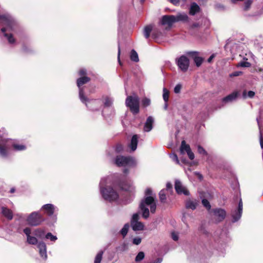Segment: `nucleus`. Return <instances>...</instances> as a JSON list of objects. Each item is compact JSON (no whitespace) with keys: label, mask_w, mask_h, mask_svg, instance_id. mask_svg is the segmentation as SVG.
<instances>
[{"label":"nucleus","mask_w":263,"mask_h":263,"mask_svg":"<svg viewBox=\"0 0 263 263\" xmlns=\"http://www.w3.org/2000/svg\"><path fill=\"white\" fill-rule=\"evenodd\" d=\"M118 185L122 190L133 192L134 186L130 181H119L117 182V178L114 176H108L101 179L100 182V191L102 197L107 201H115L119 198L118 193L111 185Z\"/></svg>","instance_id":"1"},{"label":"nucleus","mask_w":263,"mask_h":263,"mask_svg":"<svg viewBox=\"0 0 263 263\" xmlns=\"http://www.w3.org/2000/svg\"><path fill=\"white\" fill-rule=\"evenodd\" d=\"M152 191L150 189H147L145 191L146 197L141 201L140 204V209L142 211V216L147 219L149 217V212L147 206L150 208L151 212L154 213L156 209V203L153 197L151 196Z\"/></svg>","instance_id":"2"},{"label":"nucleus","mask_w":263,"mask_h":263,"mask_svg":"<svg viewBox=\"0 0 263 263\" xmlns=\"http://www.w3.org/2000/svg\"><path fill=\"white\" fill-rule=\"evenodd\" d=\"M12 145L14 149L16 151H21L26 149L24 145L18 143H14L10 139L2 138L0 140V156L6 157L8 155L9 146Z\"/></svg>","instance_id":"3"},{"label":"nucleus","mask_w":263,"mask_h":263,"mask_svg":"<svg viewBox=\"0 0 263 263\" xmlns=\"http://www.w3.org/2000/svg\"><path fill=\"white\" fill-rule=\"evenodd\" d=\"M115 164L119 167H135L136 165V161L132 157L118 156L115 160Z\"/></svg>","instance_id":"4"},{"label":"nucleus","mask_w":263,"mask_h":263,"mask_svg":"<svg viewBox=\"0 0 263 263\" xmlns=\"http://www.w3.org/2000/svg\"><path fill=\"white\" fill-rule=\"evenodd\" d=\"M44 220L42 216L36 212H34L28 215L26 221L28 224L31 226H37L40 225Z\"/></svg>","instance_id":"5"},{"label":"nucleus","mask_w":263,"mask_h":263,"mask_svg":"<svg viewBox=\"0 0 263 263\" xmlns=\"http://www.w3.org/2000/svg\"><path fill=\"white\" fill-rule=\"evenodd\" d=\"M139 214H134L130 221V225L133 230L135 231H142L144 229V224L142 222L139 221Z\"/></svg>","instance_id":"6"},{"label":"nucleus","mask_w":263,"mask_h":263,"mask_svg":"<svg viewBox=\"0 0 263 263\" xmlns=\"http://www.w3.org/2000/svg\"><path fill=\"white\" fill-rule=\"evenodd\" d=\"M176 23L175 16L171 15H165L162 17L160 21V24L166 26V28L170 29L172 27L173 24Z\"/></svg>","instance_id":"7"},{"label":"nucleus","mask_w":263,"mask_h":263,"mask_svg":"<svg viewBox=\"0 0 263 263\" xmlns=\"http://www.w3.org/2000/svg\"><path fill=\"white\" fill-rule=\"evenodd\" d=\"M0 20L7 26L6 27L2 29L3 32L5 33L9 29H12V26L14 24V21L10 16L6 15H0Z\"/></svg>","instance_id":"8"},{"label":"nucleus","mask_w":263,"mask_h":263,"mask_svg":"<svg viewBox=\"0 0 263 263\" xmlns=\"http://www.w3.org/2000/svg\"><path fill=\"white\" fill-rule=\"evenodd\" d=\"M125 104L134 114L138 113L139 111V100H126Z\"/></svg>","instance_id":"9"},{"label":"nucleus","mask_w":263,"mask_h":263,"mask_svg":"<svg viewBox=\"0 0 263 263\" xmlns=\"http://www.w3.org/2000/svg\"><path fill=\"white\" fill-rule=\"evenodd\" d=\"M177 65L183 71H186L189 66V60L184 55L181 56L177 61Z\"/></svg>","instance_id":"10"},{"label":"nucleus","mask_w":263,"mask_h":263,"mask_svg":"<svg viewBox=\"0 0 263 263\" xmlns=\"http://www.w3.org/2000/svg\"><path fill=\"white\" fill-rule=\"evenodd\" d=\"M175 189L178 194H184L185 195H188L189 194L188 190L178 180L175 181Z\"/></svg>","instance_id":"11"},{"label":"nucleus","mask_w":263,"mask_h":263,"mask_svg":"<svg viewBox=\"0 0 263 263\" xmlns=\"http://www.w3.org/2000/svg\"><path fill=\"white\" fill-rule=\"evenodd\" d=\"M242 212V202L240 200L237 210H235L232 213L233 218L232 221L235 222L238 221L241 217Z\"/></svg>","instance_id":"12"},{"label":"nucleus","mask_w":263,"mask_h":263,"mask_svg":"<svg viewBox=\"0 0 263 263\" xmlns=\"http://www.w3.org/2000/svg\"><path fill=\"white\" fill-rule=\"evenodd\" d=\"M56 208L52 204H46L42 206L41 209L44 210L45 213L48 216H51L53 215L55 210Z\"/></svg>","instance_id":"13"},{"label":"nucleus","mask_w":263,"mask_h":263,"mask_svg":"<svg viewBox=\"0 0 263 263\" xmlns=\"http://www.w3.org/2000/svg\"><path fill=\"white\" fill-rule=\"evenodd\" d=\"M37 248L39 250L41 257L44 259H46L47 255L46 244L43 242H40L37 244Z\"/></svg>","instance_id":"14"},{"label":"nucleus","mask_w":263,"mask_h":263,"mask_svg":"<svg viewBox=\"0 0 263 263\" xmlns=\"http://www.w3.org/2000/svg\"><path fill=\"white\" fill-rule=\"evenodd\" d=\"M214 214L218 221L222 220L226 217V211L221 209H217L214 211Z\"/></svg>","instance_id":"15"},{"label":"nucleus","mask_w":263,"mask_h":263,"mask_svg":"<svg viewBox=\"0 0 263 263\" xmlns=\"http://www.w3.org/2000/svg\"><path fill=\"white\" fill-rule=\"evenodd\" d=\"M194 59L197 67L200 66L203 62V59L198 56V52H191L189 53Z\"/></svg>","instance_id":"16"},{"label":"nucleus","mask_w":263,"mask_h":263,"mask_svg":"<svg viewBox=\"0 0 263 263\" xmlns=\"http://www.w3.org/2000/svg\"><path fill=\"white\" fill-rule=\"evenodd\" d=\"M154 121V120L152 117L150 116L147 118L144 127V130L145 132H148L152 130Z\"/></svg>","instance_id":"17"},{"label":"nucleus","mask_w":263,"mask_h":263,"mask_svg":"<svg viewBox=\"0 0 263 263\" xmlns=\"http://www.w3.org/2000/svg\"><path fill=\"white\" fill-rule=\"evenodd\" d=\"M198 205V201L196 200H187L185 202V206L187 209H191L192 210L196 209Z\"/></svg>","instance_id":"18"},{"label":"nucleus","mask_w":263,"mask_h":263,"mask_svg":"<svg viewBox=\"0 0 263 263\" xmlns=\"http://www.w3.org/2000/svg\"><path fill=\"white\" fill-rule=\"evenodd\" d=\"M2 213L8 219L11 220L13 218V213L12 211L7 208L3 206L2 208Z\"/></svg>","instance_id":"19"},{"label":"nucleus","mask_w":263,"mask_h":263,"mask_svg":"<svg viewBox=\"0 0 263 263\" xmlns=\"http://www.w3.org/2000/svg\"><path fill=\"white\" fill-rule=\"evenodd\" d=\"M200 8L196 3H192L191 4L189 13L192 15H194L196 13L199 12Z\"/></svg>","instance_id":"20"},{"label":"nucleus","mask_w":263,"mask_h":263,"mask_svg":"<svg viewBox=\"0 0 263 263\" xmlns=\"http://www.w3.org/2000/svg\"><path fill=\"white\" fill-rule=\"evenodd\" d=\"M138 136L137 135H134L131 139L129 147L132 151H135L137 146Z\"/></svg>","instance_id":"21"},{"label":"nucleus","mask_w":263,"mask_h":263,"mask_svg":"<svg viewBox=\"0 0 263 263\" xmlns=\"http://www.w3.org/2000/svg\"><path fill=\"white\" fill-rule=\"evenodd\" d=\"M176 22L179 21H188V16L186 14L183 13H179L176 16H175Z\"/></svg>","instance_id":"22"},{"label":"nucleus","mask_w":263,"mask_h":263,"mask_svg":"<svg viewBox=\"0 0 263 263\" xmlns=\"http://www.w3.org/2000/svg\"><path fill=\"white\" fill-rule=\"evenodd\" d=\"M90 78L87 77H82L77 80V85L80 88L83 84L88 82Z\"/></svg>","instance_id":"23"},{"label":"nucleus","mask_w":263,"mask_h":263,"mask_svg":"<svg viewBox=\"0 0 263 263\" xmlns=\"http://www.w3.org/2000/svg\"><path fill=\"white\" fill-rule=\"evenodd\" d=\"M191 149L190 146L186 144L185 141H182L180 147V153L183 154L185 152L187 153V151Z\"/></svg>","instance_id":"24"},{"label":"nucleus","mask_w":263,"mask_h":263,"mask_svg":"<svg viewBox=\"0 0 263 263\" xmlns=\"http://www.w3.org/2000/svg\"><path fill=\"white\" fill-rule=\"evenodd\" d=\"M129 228V224L128 223H126L124 225L123 227L121 230L120 232L123 237H124L127 235Z\"/></svg>","instance_id":"25"},{"label":"nucleus","mask_w":263,"mask_h":263,"mask_svg":"<svg viewBox=\"0 0 263 263\" xmlns=\"http://www.w3.org/2000/svg\"><path fill=\"white\" fill-rule=\"evenodd\" d=\"M153 29L152 25H148L146 26L144 29V35L146 39H148L150 33Z\"/></svg>","instance_id":"26"},{"label":"nucleus","mask_w":263,"mask_h":263,"mask_svg":"<svg viewBox=\"0 0 263 263\" xmlns=\"http://www.w3.org/2000/svg\"><path fill=\"white\" fill-rule=\"evenodd\" d=\"M130 59L131 60H132L133 61H134V62H137L139 61V58H138V53H137V52L133 49L132 51H131V53H130Z\"/></svg>","instance_id":"27"},{"label":"nucleus","mask_w":263,"mask_h":263,"mask_svg":"<svg viewBox=\"0 0 263 263\" xmlns=\"http://www.w3.org/2000/svg\"><path fill=\"white\" fill-rule=\"evenodd\" d=\"M27 241L28 243L31 245H36L37 243V240L36 238L31 236L27 237Z\"/></svg>","instance_id":"28"},{"label":"nucleus","mask_w":263,"mask_h":263,"mask_svg":"<svg viewBox=\"0 0 263 263\" xmlns=\"http://www.w3.org/2000/svg\"><path fill=\"white\" fill-rule=\"evenodd\" d=\"M166 190L163 189L161 190L159 193V198L162 202H164L166 200Z\"/></svg>","instance_id":"29"},{"label":"nucleus","mask_w":263,"mask_h":263,"mask_svg":"<svg viewBox=\"0 0 263 263\" xmlns=\"http://www.w3.org/2000/svg\"><path fill=\"white\" fill-rule=\"evenodd\" d=\"M239 96V92L238 91H235L233 92L232 93L230 94L226 97L224 98L223 99H236L238 98Z\"/></svg>","instance_id":"30"},{"label":"nucleus","mask_w":263,"mask_h":263,"mask_svg":"<svg viewBox=\"0 0 263 263\" xmlns=\"http://www.w3.org/2000/svg\"><path fill=\"white\" fill-rule=\"evenodd\" d=\"M103 251H100L96 255L94 263H100L102 259V256H103Z\"/></svg>","instance_id":"31"},{"label":"nucleus","mask_w":263,"mask_h":263,"mask_svg":"<svg viewBox=\"0 0 263 263\" xmlns=\"http://www.w3.org/2000/svg\"><path fill=\"white\" fill-rule=\"evenodd\" d=\"M34 234L35 236L39 237H42L44 234V231L41 229H37L35 230Z\"/></svg>","instance_id":"32"},{"label":"nucleus","mask_w":263,"mask_h":263,"mask_svg":"<svg viewBox=\"0 0 263 263\" xmlns=\"http://www.w3.org/2000/svg\"><path fill=\"white\" fill-rule=\"evenodd\" d=\"M145 255L143 252H140L135 258V261L139 262L141 261L144 258Z\"/></svg>","instance_id":"33"},{"label":"nucleus","mask_w":263,"mask_h":263,"mask_svg":"<svg viewBox=\"0 0 263 263\" xmlns=\"http://www.w3.org/2000/svg\"><path fill=\"white\" fill-rule=\"evenodd\" d=\"M251 64L250 63L246 62V61H242L238 63L237 66V67H250L251 66Z\"/></svg>","instance_id":"34"},{"label":"nucleus","mask_w":263,"mask_h":263,"mask_svg":"<svg viewBox=\"0 0 263 263\" xmlns=\"http://www.w3.org/2000/svg\"><path fill=\"white\" fill-rule=\"evenodd\" d=\"M45 237L47 239H49L52 241H55L57 239V237L56 236L53 235L51 233H48Z\"/></svg>","instance_id":"35"},{"label":"nucleus","mask_w":263,"mask_h":263,"mask_svg":"<svg viewBox=\"0 0 263 263\" xmlns=\"http://www.w3.org/2000/svg\"><path fill=\"white\" fill-rule=\"evenodd\" d=\"M254 95H255V92L253 91H249L247 93V92L246 90L243 91V97H248L249 98H253V97H254Z\"/></svg>","instance_id":"36"},{"label":"nucleus","mask_w":263,"mask_h":263,"mask_svg":"<svg viewBox=\"0 0 263 263\" xmlns=\"http://www.w3.org/2000/svg\"><path fill=\"white\" fill-rule=\"evenodd\" d=\"M202 203L204 207H205L208 210H210L211 209V205L210 202L206 199H202Z\"/></svg>","instance_id":"37"},{"label":"nucleus","mask_w":263,"mask_h":263,"mask_svg":"<svg viewBox=\"0 0 263 263\" xmlns=\"http://www.w3.org/2000/svg\"><path fill=\"white\" fill-rule=\"evenodd\" d=\"M252 3V0H246V1L245 3V7L243 8V10L245 11H247L250 8Z\"/></svg>","instance_id":"38"},{"label":"nucleus","mask_w":263,"mask_h":263,"mask_svg":"<svg viewBox=\"0 0 263 263\" xmlns=\"http://www.w3.org/2000/svg\"><path fill=\"white\" fill-rule=\"evenodd\" d=\"M4 35L7 38L10 43L12 44L14 43L15 40L11 34H8V33H5Z\"/></svg>","instance_id":"39"},{"label":"nucleus","mask_w":263,"mask_h":263,"mask_svg":"<svg viewBox=\"0 0 263 263\" xmlns=\"http://www.w3.org/2000/svg\"><path fill=\"white\" fill-rule=\"evenodd\" d=\"M170 157L173 161H175L177 164H179V161L176 154H171L170 155Z\"/></svg>","instance_id":"40"},{"label":"nucleus","mask_w":263,"mask_h":263,"mask_svg":"<svg viewBox=\"0 0 263 263\" xmlns=\"http://www.w3.org/2000/svg\"><path fill=\"white\" fill-rule=\"evenodd\" d=\"M169 97V91L168 90L164 88L163 89V99H168Z\"/></svg>","instance_id":"41"},{"label":"nucleus","mask_w":263,"mask_h":263,"mask_svg":"<svg viewBox=\"0 0 263 263\" xmlns=\"http://www.w3.org/2000/svg\"><path fill=\"white\" fill-rule=\"evenodd\" d=\"M182 88V85L180 84H178L176 85L174 88V92L176 93H178L180 92L181 89Z\"/></svg>","instance_id":"42"},{"label":"nucleus","mask_w":263,"mask_h":263,"mask_svg":"<svg viewBox=\"0 0 263 263\" xmlns=\"http://www.w3.org/2000/svg\"><path fill=\"white\" fill-rule=\"evenodd\" d=\"M141 238L139 237H135L133 240V243L136 245H139L141 243Z\"/></svg>","instance_id":"43"},{"label":"nucleus","mask_w":263,"mask_h":263,"mask_svg":"<svg viewBox=\"0 0 263 263\" xmlns=\"http://www.w3.org/2000/svg\"><path fill=\"white\" fill-rule=\"evenodd\" d=\"M24 233L26 234L27 237L30 236L31 229L29 228H26L24 229Z\"/></svg>","instance_id":"44"},{"label":"nucleus","mask_w":263,"mask_h":263,"mask_svg":"<svg viewBox=\"0 0 263 263\" xmlns=\"http://www.w3.org/2000/svg\"><path fill=\"white\" fill-rule=\"evenodd\" d=\"M198 152L199 153H200L201 154H203V155L206 154V153L204 149V148L199 145L198 146Z\"/></svg>","instance_id":"45"},{"label":"nucleus","mask_w":263,"mask_h":263,"mask_svg":"<svg viewBox=\"0 0 263 263\" xmlns=\"http://www.w3.org/2000/svg\"><path fill=\"white\" fill-rule=\"evenodd\" d=\"M242 74V72L241 71H235L230 74V77H237L241 75Z\"/></svg>","instance_id":"46"},{"label":"nucleus","mask_w":263,"mask_h":263,"mask_svg":"<svg viewBox=\"0 0 263 263\" xmlns=\"http://www.w3.org/2000/svg\"><path fill=\"white\" fill-rule=\"evenodd\" d=\"M151 103L150 100H143L142 105L144 107L148 106Z\"/></svg>","instance_id":"47"},{"label":"nucleus","mask_w":263,"mask_h":263,"mask_svg":"<svg viewBox=\"0 0 263 263\" xmlns=\"http://www.w3.org/2000/svg\"><path fill=\"white\" fill-rule=\"evenodd\" d=\"M187 154L191 160H193L194 158V154L190 149L187 152Z\"/></svg>","instance_id":"48"},{"label":"nucleus","mask_w":263,"mask_h":263,"mask_svg":"<svg viewBox=\"0 0 263 263\" xmlns=\"http://www.w3.org/2000/svg\"><path fill=\"white\" fill-rule=\"evenodd\" d=\"M172 239L175 240V241H177L178 240V235L177 233L176 232H172Z\"/></svg>","instance_id":"49"},{"label":"nucleus","mask_w":263,"mask_h":263,"mask_svg":"<svg viewBox=\"0 0 263 263\" xmlns=\"http://www.w3.org/2000/svg\"><path fill=\"white\" fill-rule=\"evenodd\" d=\"M93 100H86V99H85V100H82V102L83 103L85 104L87 106H88V104H91L92 102V101Z\"/></svg>","instance_id":"50"},{"label":"nucleus","mask_w":263,"mask_h":263,"mask_svg":"<svg viewBox=\"0 0 263 263\" xmlns=\"http://www.w3.org/2000/svg\"><path fill=\"white\" fill-rule=\"evenodd\" d=\"M173 189L172 185L171 183L167 182L166 184V189L165 190L166 191L171 190L172 191Z\"/></svg>","instance_id":"51"},{"label":"nucleus","mask_w":263,"mask_h":263,"mask_svg":"<svg viewBox=\"0 0 263 263\" xmlns=\"http://www.w3.org/2000/svg\"><path fill=\"white\" fill-rule=\"evenodd\" d=\"M79 73L81 76H85L86 74V71L84 69H82L79 71Z\"/></svg>","instance_id":"52"},{"label":"nucleus","mask_w":263,"mask_h":263,"mask_svg":"<svg viewBox=\"0 0 263 263\" xmlns=\"http://www.w3.org/2000/svg\"><path fill=\"white\" fill-rule=\"evenodd\" d=\"M171 3L175 5H178L179 4V0H168Z\"/></svg>","instance_id":"53"},{"label":"nucleus","mask_w":263,"mask_h":263,"mask_svg":"<svg viewBox=\"0 0 263 263\" xmlns=\"http://www.w3.org/2000/svg\"><path fill=\"white\" fill-rule=\"evenodd\" d=\"M259 141H260V146H261V148L263 149V137L261 134L260 136Z\"/></svg>","instance_id":"54"},{"label":"nucleus","mask_w":263,"mask_h":263,"mask_svg":"<svg viewBox=\"0 0 263 263\" xmlns=\"http://www.w3.org/2000/svg\"><path fill=\"white\" fill-rule=\"evenodd\" d=\"M215 54H212L210 57V58L208 59V62L209 63H210L212 62V60L215 58Z\"/></svg>","instance_id":"55"},{"label":"nucleus","mask_w":263,"mask_h":263,"mask_svg":"<svg viewBox=\"0 0 263 263\" xmlns=\"http://www.w3.org/2000/svg\"><path fill=\"white\" fill-rule=\"evenodd\" d=\"M79 95L80 99H85L83 91L81 89H80Z\"/></svg>","instance_id":"56"},{"label":"nucleus","mask_w":263,"mask_h":263,"mask_svg":"<svg viewBox=\"0 0 263 263\" xmlns=\"http://www.w3.org/2000/svg\"><path fill=\"white\" fill-rule=\"evenodd\" d=\"M120 46H118V59L119 63L120 64Z\"/></svg>","instance_id":"57"},{"label":"nucleus","mask_w":263,"mask_h":263,"mask_svg":"<svg viewBox=\"0 0 263 263\" xmlns=\"http://www.w3.org/2000/svg\"><path fill=\"white\" fill-rule=\"evenodd\" d=\"M168 100H164L165 101V104H164V109H167V101H168Z\"/></svg>","instance_id":"58"},{"label":"nucleus","mask_w":263,"mask_h":263,"mask_svg":"<svg viewBox=\"0 0 263 263\" xmlns=\"http://www.w3.org/2000/svg\"><path fill=\"white\" fill-rule=\"evenodd\" d=\"M110 104V100H106V101L105 102V104L106 106H108Z\"/></svg>","instance_id":"59"},{"label":"nucleus","mask_w":263,"mask_h":263,"mask_svg":"<svg viewBox=\"0 0 263 263\" xmlns=\"http://www.w3.org/2000/svg\"><path fill=\"white\" fill-rule=\"evenodd\" d=\"M232 100H227V99H226V100H222V102L224 103H227L228 102H229V101H232Z\"/></svg>","instance_id":"60"},{"label":"nucleus","mask_w":263,"mask_h":263,"mask_svg":"<svg viewBox=\"0 0 263 263\" xmlns=\"http://www.w3.org/2000/svg\"><path fill=\"white\" fill-rule=\"evenodd\" d=\"M196 174L197 175L198 177L200 180L202 179V176L201 174H200L199 173H196Z\"/></svg>","instance_id":"61"},{"label":"nucleus","mask_w":263,"mask_h":263,"mask_svg":"<svg viewBox=\"0 0 263 263\" xmlns=\"http://www.w3.org/2000/svg\"><path fill=\"white\" fill-rule=\"evenodd\" d=\"M198 26H199V25H198V24H197V23L194 24L192 26V27L194 28L197 27Z\"/></svg>","instance_id":"62"},{"label":"nucleus","mask_w":263,"mask_h":263,"mask_svg":"<svg viewBox=\"0 0 263 263\" xmlns=\"http://www.w3.org/2000/svg\"><path fill=\"white\" fill-rule=\"evenodd\" d=\"M123 172L125 174H127L128 172V170L127 169H124V171H123Z\"/></svg>","instance_id":"63"},{"label":"nucleus","mask_w":263,"mask_h":263,"mask_svg":"<svg viewBox=\"0 0 263 263\" xmlns=\"http://www.w3.org/2000/svg\"><path fill=\"white\" fill-rule=\"evenodd\" d=\"M121 149H122V147H121V146H119L117 147V151H120Z\"/></svg>","instance_id":"64"}]
</instances>
